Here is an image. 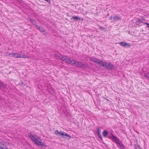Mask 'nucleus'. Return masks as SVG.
Segmentation results:
<instances>
[{
    "instance_id": "obj_1",
    "label": "nucleus",
    "mask_w": 149,
    "mask_h": 149,
    "mask_svg": "<svg viewBox=\"0 0 149 149\" xmlns=\"http://www.w3.org/2000/svg\"><path fill=\"white\" fill-rule=\"evenodd\" d=\"M55 133L57 135H58L59 134V136H61L62 138L63 139L69 140L71 138V136L65 132H60L57 130L55 131Z\"/></svg>"
},
{
    "instance_id": "obj_2",
    "label": "nucleus",
    "mask_w": 149,
    "mask_h": 149,
    "mask_svg": "<svg viewBox=\"0 0 149 149\" xmlns=\"http://www.w3.org/2000/svg\"><path fill=\"white\" fill-rule=\"evenodd\" d=\"M63 61H65V62L68 64H70L72 65H73L74 64H75L76 60L73 59H70V58L68 57L64 56V58L63 59Z\"/></svg>"
},
{
    "instance_id": "obj_3",
    "label": "nucleus",
    "mask_w": 149,
    "mask_h": 149,
    "mask_svg": "<svg viewBox=\"0 0 149 149\" xmlns=\"http://www.w3.org/2000/svg\"><path fill=\"white\" fill-rule=\"evenodd\" d=\"M76 63L75 64H74V65L78 67L84 68H86L87 67L86 64H83L81 62H77V61H76Z\"/></svg>"
},
{
    "instance_id": "obj_4",
    "label": "nucleus",
    "mask_w": 149,
    "mask_h": 149,
    "mask_svg": "<svg viewBox=\"0 0 149 149\" xmlns=\"http://www.w3.org/2000/svg\"><path fill=\"white\" fill-rule=\"evenodd\" d=\"M33 142L35 143L38 146L40 145L42 146H43L45 145L44 143L42 142V141L41 139L38 137L36 139V140L34 141Z\"/></svg>"
},
{
    "instance_id": "obj_5",
    "label": "nucleus",
    "mask_w": 149,
    "mask_h": 149,
    "mask_svg": "<svg viewBox=\"0 0 149 149\" xmlns=\"http://www.w3.org/2000/svg\"><path fill=\"white\" fill-rule=\"evenodd\" d=\"M35 27L42 33L43 35H45L47 34L46 32V30L43 28L38 26L37 25H35Z\"/></svg>"
},
{
    "instance_id": "obj_6",
    "label": "nucleus",
    "mask_w": 149,
    "mask_h": 149,
    "mask_svg": "<svg viewBox=\"0 0 149 149\" xmlns=\"http://www.w3.org/2000/svg\"><path fill=\"white\" fill-rule=\"evenodd\" d=\"M121 19V17L116 15L113 16H111L110 18V19L113 22H115L119 20H120Z\"/></svg>"
},
{
    "instance_id": "obj_7",
    "label": "nucleus",
    "mask_w": 149,
    "mask_h": 149,
    "mask_svg": "<svg viewBox=\"0 0 149 149\" xmlns=\"http://www.w3.org/2000/svg\"><path fill=\"white\" fill-rule=\"evenodd\" d=\"M104 67L106 69L108 70H113L115 68L114 65L112 63H106V64L105 65Z\"/></svg>"
},
{
    "instance_id": "obj_8",
    "label": "nucleus",
    "mask_w": 149,
    "mask_h": 149,
    "mask_svg": "<svg viewBox=\"0 0 149 149\" xmlns=\"http://www.w3.org/2000/svg\"><path fill=\"white\" fill-rule=\"evenodd\" d=\"M97 62V64L100 66H103L104 67L105 65L106 64V62H104L103 61H101L99 59V61Z\"/></svg>"
},
{
    "instance_id": "obj_9",
    "label": "nucleus",
    "mask_w": 149,
    "mask_h": 149,
    "mask_svg": "<svg viewBox=\"0 0 149 149\" xmlns=\"http://www.w3.org/2000/svg\"><path fill=\"white\" fill-rule=\"evenodd\" d=\"M29 136L32 141L33 142L34 141H36V139L38 138V137L34 135V134H32L31 133L29 134Z\"/></svg>"
},
{
    "instance_id": "obj_10",
    "label": "nucleus",
    "mask_w": 149,
    "mask_h": 149,
    "mask_svg": "<svg viewBox=\"0 0 149 149\" xmlns=\"http://www.w3.org/2000/svg\"><path fill=\"white\" fill-rule=\"evenodd\" d=\"M9 55H12V56H13L16 58H22V54H20L17 53H11Z\"/></svg>"
},
{
    "instance_id": "obj_11",
    "label": "nucleus",
    "mask_w": 149,
    "mask_h": 149,
    "mask_svg": "<svg viewBox=\"0 0 149 149\" xmlns=\"http://www.w3.org/2000/svg\"><path fill=\"white\" fill-rule=\"evenodd\" d=\"M119 44L122 46L124 47H129L130 46V43H125L124 42H120Z\"/></svg>"
},
{
    "instance_id": "obj_12",
    "label": "nucleus",
    "mask_w": 149,
    "mask_h": 149,
    "mask_svg": "<svg viewBox=\"0 0 149 149\" xmlns=\"http://www.w3.org/2000/svg\"><path fill=\"white\" fill-rule=\"evenodd\" d=\"M56 57L58 58L61 59L62 61H63V59L64 58V56H63L62 55L60 54H57L55 55Z\"/></svg>"
},
{
    "instance_id": "obj_13",
    "label": "nucleus",
    "mask_w": 149,
    "mask_h": 149,
    "mask_svg": "<svg viewBox=\"0 0 149 149\" xmlns=\"http://www.w3.org/2000/svg\"><path fill=\"white\" fill-rule=\"evenodd\" d=\"M91 60L94 63H97V62L99 61V59H97L94 57H92L90 58Z\"/></svg>"
},
{
    "instance_id": "obj_14",
    "label": "nucleus",
    "mask_w": 149,
    "mask_h": 149,
    "mask_svg": "<svg viewBox=\"0 0 149 149\" xmlns=\"http://www.w3.org/2000/svg\"><path fill=\"white\" fill-rule=\"evenodd\" d=\"M0 149H8V148L6 145L0 143Z\"/></svg>"
},
{
    "instance_id": "obj_15",
    "label": "nucleus",
    "mask_w": 149,
    "mask_h": 149,
    "mask_svg": "<svg viewBox=\"0 0 149 149\" xmlns=\"http://www.w3.org/2000/svg\"><path fill=\"white\" fill-rule=\"evenodd\" d=\"M0 87L1 88L2 90L5 89L6 87V85L4 84L2 82H1L0 81Z\"/></svg>"
},
{
    "instance_id": "obj_16",
    "label": "nucleus",
    "mask_w": 149,
    "mask_h": 149,
    "mask_svg": "<svg viewBox=\"0 0 149 149\" xmlns=\"http://www.w3.org/2000/svg\"><path fill=\"white\" fill-rule=\"evenodd\" d=\"M80 18L79 17L77 16H72L71 18V20L74 19L75 20H80Z\"/></svg>"
},
{
    "instance_id": "obj_17",
    "label": "nucleus",
    "mask_w": 149,
    "mask_h": 149,
    "mask_svg": "<svg viewBox=\"0 0 149 149\" xmlns=\"http://www.w3.org/2000/svg\"><path fill=\"white\" fill-rule=\"evenodd\" d=\"M108 134V132L106 130H104L102 132V135L104 137H107Z\"/></svg>"
},
{
    "instance_id": "obj_18",
    "label": "nucleus",
    "mask_w": 149,
    "mask_h": 149,
    "mask_svg": "<svg viewBox=\"0 0 149 149\" xmlns=\"http://www.w3.org/2000/svg\"><path fill=\"white\" fill-rule=\"evenodd\" d=\"M29 21L31 23H32L35 26V25H36L35 24L36 22L34 19H29Z\"/></svg>"
},
{
    "instance_id": "obj_19",
    "label": "nucleus",
    "mask_w": 149,
    "mask_h": 149,
    "mask_svg": "<svg viewBox=\"0 0 149 149\" xmlns=\"http://www.w3.org/2000/svg\"><path fill=\"white\" fill-rule=\"evenodd\" d=\"M116 142L119 145L120 147H123V144L120 142L119 139L117 140Z\"/></svg>"
},
{
    "instance_id": "obj_20",
    "label": "nucleus",
    "mask_w": 149,
    "mask_h": 149,
    "mask_svg": "<svg viewBox=\"0 0 149 149\" xmlns=\"http://www.w3.org/2000/svg\"><path fill=\"white\" fill-rule=\"evenodd\" d=\"M22 58H29L30 57L28 56H27L25 55H22Z\"/></svg>"
},
{
    "instance_id": "obj_21",
    "label": "nucleus",
    "mask_w": 149,
    "mask_h": 149,
    "mask_svg": "<svg viewBox=\"0 0 149 149\" xmlns=\"http://www.w3.org/2000/svg\"><path fill=\"white\" fill-rule=\"evenodd\" d=\"M100 128H99L97 129V135H99V134H100Z\"/></svg>"
},
{
    "instance_id": "obj_22",
    "label": "nucleus",
    "mask_w": 149,
    "mask_h": 149,
    "mask_svg": "<svg viewBox=\"0 0 149 149\" xmlns=\"http://www.w3.org/2000/svg\"><path fill=\"white\" fill-rule=\"evenodd\" d=\"M136 23H140V22L143 23V22L141 20V19H138L137 20H136Z\"/></svg>"
},
{
    "instance_id": "obj_23",
    "label": "nucleus",
    "mask_w": 149,
    "mask_h": 149,
    "mask_svg": "<svg viewBox=\"0 0 149 149\" xmlns=\"http://www.w3.org/2000/svg\"><path fill=\"white\" fill-rule=\"evenodd\" d=\"M109 137L110 138L113 139V138L115 137V136H113V134H111Z\"/></svg>"
},
{
    "instance_id": "obj_24",
    "label": "nucleus",
    "mask_w": 149,
    "mask_h": 149,
    "mask_svg": "<svg viewBox=\"0 0 149 149\" xmlns=\"http://www.w3.org/2000/svg\"><path fill=\"white\" fill-rule=\"evenodd\" d=\"M113 140H114L116 142L117 141V140H118V139L116 138V137H115L114 138H113Z\"/></svg>"
},
{
    "instance_id": "obj_25",
    "label": "nucleus",
    "mask_w": 149,
    "mask_h": 149,
    "mask_svg": "<svg viewBox=\"0 0 149 149\" xmlns=\"http://www.w3.org/2000/svg\"><path fill=\"white\" fill-rule=\"evenodd\" d=\"M99 28L101 29H104V28L103 27L101 26H99Z\"/></svg>"
},
{
    "instance_id": "obj_26",
    "label": "nucleus",
    "mask_w": 149,
    "mask_h": 149,
    "mask_svg": "<svg viewBox=\"0 0 149 149\" xmlns=\"http://www.w3.org/2000/svg\"><path fill=\"white\" fill-rule=\"evenodd\" d=\"M97 135L100 139L102 140V138L100 134H99V135Z\"/></svg>"
},
{
    "instance_id": "obj_27",
    "label": "nucleus",
    "mask_w": 149,
    "mask_h": 149,
    "mask_svg": "<svg viewBox=\"0 0 149 149\" xmlns=\"http://www.w3.org/2000/svg\"><path fill=\"white\" fill-rule=\"evenodd\" d=\"M135 149H141L139 147H136L135 148Z\"/></svg>"
},
{
    "instance_id": "obj_28",
    "label": "nucleus",
    "mask_w": 149,
    "mask_h": 149,
    "mask_svg": "<svg viewBox=\"0 0 149 149\" xmlns=\"http://www.w3.org/2000/svg\"><path fill=\"white\" fill-rule=\"evenodd\" d=\"M147 77L148 78H149V77L148 76V75H147V74H145V77Z\"/></svg>"
},
{
    "instance_id": "obj_29",
    "label": "nucleus",
    "mask_w": 149,
    "mask_h": 149,
    "mask_svg": "<svg viewBox=\"0 0 149 149\" xmlns=\"http://www.w3.org/2000/svg\"><path fill=\"white\" fill-rule=\"evenodd\" d=\"M146 24H147V25L149 27V23H146Z\"/></svg>"
}]
</instances>
